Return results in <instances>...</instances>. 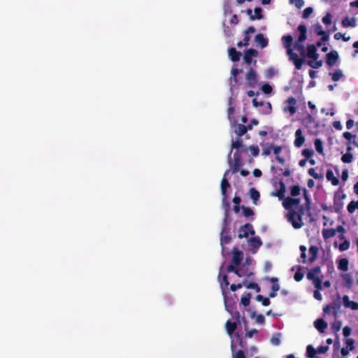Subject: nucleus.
<instances>
[{
    "mask_svg": "<svg viewBox=\"0 0 358 358\" xmlns=\"http://www.w3.org/2000/svg\"><path fill=\"white\" fill-rule=\"evenodd\" d=\"M288 220L295 229H299L302 227V222L301 219V214L295 212L290 213L288 216Z\"/></svg>",
    "mask_w": 358,
    "mask_h": 358,
    "instance_id": "6e6552de",
    "label": "nucleus"
},
{
    "mask_svg": "<svg viewBox=\"0 0 358 358\" xmlns=\"http://www.w3.org/2000/svg\"><path fill=\"white\" fill-rule=\"evenodd\" d=\"M338 59V54L336 50H331L327 55V64L329 66H333L336 64Z\"/></svg>",
    "mask_w": 358,
    "mask_h": 358,
    "instance_id": "dca6fc26",
    "label": "nucleus"
},
{
    "mask_svg": "<svg viewBox=\"0 0 358 358\" xmlns=\"http://www.w3.org/2000/svg\"><path fill=\"white\" fill-rule=\"evenodd\" d=\"M331 20L332 15L330 13H327L322 19V22L326 25L330 24L331 23Z\"/></svg>",
    "mask_w": 358,
    "mask_h": 358,
    "instance_id": "a18cd8bd",
    "label": "nucleus"
},
{
    "mask_svg": "<svg viewBox=\"0 0 358 358\" xmlns=\"http://www.w3.org/2000/svg\"><path fill=\"white\" fill-rule=\"evenodd\" d=\"M246 85L248 87H254L257 83V74L250 69L245 75Z\"/></svg>",
    "mask_w": 358,
    "mask_h": 358,
    "instance_id": "9d476101",
    "label": "nucleus"
},
{
    "mask_svg": "<svg viewBox=\"0 0 358 358\" xmlns=\"http://www.w3.org/2000/svg\"><path fill=\"white\" fill-rule=\"evenodd\" d=\"M298 31L300 33V35L299 36L298 41L295 43V48L300 52V54L302 56L305 55V50L303 45L301 44L303 41H304L306 39V27L305 25L300 24L298 27Z\"/></svg>",
    "mask_w": 358,
    "mask_h": 358,
    "instance_id": "39448f33",
    "label": "nucleus"
},
{
    "mask_svg": "<svg viewBox=\"0 0 358 358\" xmlns=\"http://www.w3.org/2000/svg\"><path fill=\"white\" fill-rule=\"evenodd\" d=\"M248 242L249 245L251 247V250L253 253H255L256 250L262 245V241L259 237H252L248 241Z\"/></svg>",
    "mask_w": 358,
    "mask_h": 358,
    "instance_id": "6ab92c4d",
    "label": "nucleus"
},
{
    "mask_svg": "<svg viewBox=\"0 0 358 358\" xmlns=\"http://www.w3.org/2000/svg\"><path fill=\"white\" fill-rule=\"evenodd\" d=\"M338 248L341 251L347 250L350 248V242L345 240L343 241V243L340 244Z\"/></svg>",
    "mask_w": 358,
    "mask_h": 358,
    "instance_id": "864d4df0",
    "label": "nucleus"
},
{
    "mask_svg": "<svg viewBox=\"0 0 358 358\" xmlns=\"http://www.w3.org/2000/svg\"><path fill=\"white\" fill-rule=\"evenodd\" d=\"M299 199L287 197L283 201V206L286 209L292 210L299 206Z\"/></svg>",
    "mask_w": 358,
    "mask_h": 358,
    "instance_id": "ddd939ff",
    "label": "nucleus"
},
{
    "mask_svg": "<svg viewBox=\"0 0 358 358\" xmlns=\"http://www.w3.org/2000/svg\"><path fill=\"white\" fill-rule=\"evenodd\" d=\"M298 31L300 33V35L299 36L298 41L295 43V48L300 52V54L302 56L305 55V50L303 45L301 44L303 41H304L306 39V27L305 25L300 24L298 27Z\"/></svg>",
    "mask_w": 358,
    "mask_h": 358,
    "instance_id": "20e7f679",
    "label": "nucleus"
},
{
    "mask_svg": "<svg viewBox=\"0 0 358 358\" xmlns=\"http://www.w3.org/2000/svg\"><path fill=\"white\" fill-rule=\"evenodd\" d=\"M258 55L257 50L254 49H249L245 52L243 60L246 64H251L253 57H256Z\"/></svg>",
    "mask_w": 358,
    "mask_h": 358,
    "instance_id": "f3484780",
    "label": "nucleus"
},
{
    "mask_svg": "<svg viewBox=\"0 0 358 358\" xmlns=\"http://www.w3.org/2000/svg\"><path fill=\"white\" fill-rule=\"evenodd\" d=\"M269 280L273 283L271 289L273 291L278 292L280 290V286L278 283V279L277 278H271Z\"/></svg>",
    "mask_w": 358,
    "mask_h": 358,
    "instance_id": "a19ab883",
    "label": "nucleus"
},
{
    "mask_svg": "<svg viewBox=\"0 0 358 358\" xmlns=\"http://www.w3.org/2000/svg\"><path fill=\"white\" fill-rule=\"evenodd\" d=\"M242 287H245L248 289H255L257 292H259L260 291V288L258 286L257 284L254 282H250L247 280H243L242 283H238L237 285L232 284L230 287L231 290L233 292H235L238 289L241 288Z\"/></svg>",
    "mask_w": 358,
    "mask_h": 358,
    "instance_id": "0eeeda50",
    "label": "nucleus"
},
{
    "mask_svg": "<svg viewBox=\"0 0 358 358\" xmlns=\"http://www.w3.org/2000/svg\"><path fill=\"white\" fill-rule=\"evenodd\" d=\"M282 148L281 146H276L273 148V153L278 156L282 151Z\"/></svg>",
    "mask_w": 358,
    "mask_h": 358,
    "instance_id": "69168bd1",
    "label": "nucleus"
},
{
    "mask_svg": "<svg viewBox=\"0 0 358 358\" xmlns=\"http://www.w3.org/2000/svg\"><path fill=\"white\" fill-rule=\"evenodd\" d=\"M314 154V151L311 149H305L302 151V155L308 159L312 157Z\"/></svg>",
    "mask_w": 358,
    "mask_h": 358,
    "instance_id": "603ef678",
    "label": "nucleus"
},
{
    "mask_svg": "<svg viewBox=\"0 0 358 358\" xmlns=\"http://www.w3.org/2000/svg\"><path fill=\"white\" fill-rule=\"evenodd\" d=\"M308 174L313 177L315 179H319L321 178V176L317 173H316L315 170L313 168L308 170Z\"/></svg>",
    "mask_w": 358,
    "mask_h": 358,
    "instance_id": "680f3d73",
    "label": "nucleus"
},
{
    "mask_svg": "<svg viewBox=\"0 0 358 358\" xmlns=\"http://www.w3.org/2000/svg\"><path fill=\"white\" fill-rule=\"evenodd\" d=\"M292 40H293L292 36L290 35H286V36H282V41L284 46L287 49V50H288V48H291L290 45L292 42Z\"/></svg>",
    "mask_w": 358,
    "mask_h": 358,
    "instance_id": "473e14b6",
    "label": "nucleus"
},
{
    "mask_svg": "<svg viewBox=\"0 0 358 358\" xmlns=\"http://www.w3.org/2000/svg\"><path fill=\"white\" fill-rule=\"evenodd\" d=\"M305 141V138L302 135L301 129H299L295 132L294 145L297 148L301 147Z\"/></svg>",
    "mask_w": 358,
    "mask_h": 358,
    "instance_id": "aec40b11",
    "label": "nucleus"
},
{
    "mask_svg": "<svg viewBox=\"0 0 358 358\" xmlns=\"http://www.w3.org/2000/svg\"><path fill=\"white\" fill-rule=\"evenodd\" d=\"M343 306L345 308H350L352 310H358V303L353 301H350L348 295H345L343 296Z\"/></svg>",
    "mask_w": 358,
    "mask_h": 358,
    "instance_id": "4468645a",
    "label": "nucleus"
},
{
    "mask_svg": "<svg viewBox=\"0 0 358 358\" xmlns=\"http://www.w3.org/2000/svg\"><path fill=\"white\" fill-rule=\"evenodd\" d=\"M234 132L239 136L243 135L247 131V128L245 125L241 124H234L233 126Z\"/></svg>",
    "mask_w": 358,
    "mask_h": 358,
    "instance_id": "b1692460",
    "label": "nucleus"
},
{
    "mask_svg": "<svg viewBox=\"0 0 358 358\" xmlns=\"http://www.w3.org/2000/svg\"><path fill=\"white\" fill-rule=\"evenodd\" d=\"M250 41V36H248V35H245L243 41H240L237 43V45L238 47H242V46H246L248 45V42Z\"/></svg>",
    "mask_w": 358,
    "mask_h": 358,
    "instance_id": "5fc2aeb1",
    "label": "nucleus"
},
{
    "mask_svg": "<svg viewBox=\"0 0 358 358\" xmlns=\"http://www.w3.org/2000/svg\"><path fill=\"white\" fill-rule=\"evenodd\" d=\"M250 298H251L250 293L244 294L243 296L241 299V303L244 306H248L250 304Z\"/></svg>",
    "mask_w": 358,
    "mask_h": 358,
    "instance_id": "58836bf2",
    "label": "nucleus"
},
{
    "mask_svg": "<svg viewBox=\"0 0 358 358\" xmlns=\"http://www.w3.org/2000/svg\"><path fill=\"white\" fill-rule=\"evenodd\" d=\"M262 146V155L268 156L273 150V145L272 144H261Z\"/></svg>",
    "mask_w": 358,
    "mask_h": 358,
    "instance_id": "72a5a7b5",
    "label": "nucleus"
},
{
    "mask_svg": "<svg viewBox=\"0 0 358 358\" xmlns=\"http://www.w3.org/2000/svg\"><path fill=\"white\" fill-rule=\"evenodd\" d=\"M255 234V231L252 229L251 224H247L239 229L238 231V237L242 238H248L249 234L253 235Z\"/></svg>",
    "mask_w": 358,
    "mask_h": 358,
    "instance_id": "9b49d317",
    "label": "nucleus"
},
{
    "mask_svg": "<svg viewBox=\"0 0 358 358\" xmlns=\"http://www.w3.org/2000/svg\"><path fill=\"white\" fill-rule=\"evenodd\" d=\"M317 248L315 246H311L309 248V262H313V261L315 260L317 254Z\"/></svg>",
    "mask_w": 358,
    "mask_h": 358,
    "instance_id": "f704fd0d",
    "label": "nucleus"
},
{
    "mask_svg": "<svg viewBox=\"0 0 358 358\" xmlns=\"http://www.w3.org/2000/svg\"><path fill=\"white\" fill-rule=\"evenodd\" d=\"M242 141L241 140H236L235 141H232L231 143V148L239 150L242 147Z\"/></svg>",
    "mask_w": 358,
    "mask_h": 358,
    "instance_id": "6e6d98bb",
    "label": "nucleus"
},
{
    "mask_svg": "<svg viewBox=\"0 0 358 358\" xmlns=\"http://www.w3.org/2000/svg\"><path fill=\"white\" fill-rule=\"evenodd\" d=\"M262 90L263 91L264 93L266 94H268L271 92L272 91V87L271 85H269L268 84H264L262 87Z\"/></svg>",
    "mask_w": 358,
    "mask_h": 358,
    "instance_id": "13d9d810",
    "label": "nucleus"
},
{
    "mask_svg": "<svg viewBox=\"0 0 358 358\" xmlns=\"http://www.w3.org/2000/svg\"><path fill=\"white\" fill-rule=\"evenodd\" d=\"M315 146L316 150L319 153L323 154V145H322V142L321 140H320L319 138H317L315 141Z\"/></svg>",
    "mask_w": 358,
    "mask_h": 358,
    "instance_id": "79ce46f5",
    "label": "nucleus"
},
{
    "mask_svg": "<svg viewBox=\"0 0 358 358\" xmlns=\"http://www.w3.org/2000/svg\"><path fill=\"white\" fill-rule=\"evenodd\" d=\"M322 277L320 266L313 268L307 274V278L313 281V283L317 289H321L322 288Z\"/></svg>",
    "mask_w": 358,
    "mask_h": 358,
    "instance_id": "7ed1b4c3",
    "label": "nucleus"
},
{
    "mask_svg": "<svg viewBox=\"0 0 358 358\" xmlns=\"http://www.w3.org/2000/svg\"><path fill=\"white\" fill-rule=\"evenodd\" d=\"M255 41L258 43L261 48H264L268 45V39L264 36L263 34H259L255 36Z\"/></svg>",
    "mask_w": 358,
    "mask_h": 358,
    "instance_id": "5701e85b",
    "label": "nucleus"
},
{
    "mask_svg": "<svg viewBox=\"0 0 358 358\" xmlns=\"http://www.w3.org/2000/svg\"><path fill=\"white\" fill-rule=\"evenodd\" d=\"M271 343L273 345H278L280 343V335L279 334H274L271 338Z\"/></svg>",
    "mask_w": 358,
    "mask_h": 358,
    "instance_id": "37998d69",
    "label": "nucleus"
},
{
    "mask_svg": "<svg viewBox=\"0 0 358 358\" xmlns=\"http://www.w3.org/2000/svg\"><path fill=\"white\" fill-rule=\"evenodd\" d=\"M306 55L310 59H318L319 55L317 52L316 46L314 45H308Z\"/></svg>",
    "mask_w": 358,
    "mask_h": 358,
    "instance_id": "412c9836",
    "label": "nucleus"
},
{
    "mask_svg": "<svg viewBox=\"0 0 358 358\" xmlns=\"http://www.w3.org/2000/svg\"><path fill=\"white\" fill-rule=\"evenodd\" d=\"M229 55L233 62L238 61L241 57V53L234 48H231L229 50Z\"/></svg>",
    "mask_w": 358,
    "mask_h": 358,
    "instance_id": "cd10ccee",
    "label": "nucleus"
},
{
    "mask_svg": "<svg viewBox=\"0 0 358 358\" xmlns=\"http://www.w3.org/2000/svg\"><path fill=\"white\" fill-rule=\"evenodd\" d=\"M336 234V230L335 229H326L322 231V235L324 238H331Z\"/></svg>",
    "mask_w": 358,
    "mask_h": 358,
    "instance_id": "2f4dec72",
    "label": "nucleus"
},
{
    "mask_svg": "<svg viewBox=\"0 0 358 358\" xmlns=\"http://www.w3.org/2000/svg\"><path fill=\"white\" fill-rule=\"evenodd\" d=\"M287 53L289 57V60L294 64L296 68L297 69H301L303 63V59L299 58L298 55L293 52L292 48H288Z\"/></svg>",
    "mask_w": 358,
    "mask_h": 358,
    "instance_id": "1a4fd4ad",
    "label": "nucleus"
},
{
    "mask_svg": "<svg viewBox=\"0 0 358 358\" xmlns=\"http://www.w3.org/2000/svg\"><path fill=\"white\" fill-rule=\"evenodd\" d=\"M326 177L327 180L330 181L333 185L336 186L338 185L339 181L331 170L327 171Z\"/></svg>",
    "mask_w": 358,
    "mask_h": 358,
    "instance_id": "a878e982",
    "label": "nucleus"
},
{
    "mask_svg": "<svg viewBox=\"0 0 358 358\" xmlns=\"http://www.w3.org/2000/svg\"><path fill=\"white\" fill-rule=\"evenodd\" d=\"M249 194L250 199L252 200L253 203L257 205L260 196L259 192L255 188H251L249 191Z\"/></svg>",
    "mask_w": 358,
    "mask_h": 358,
    "instance_id": "393cba45",
    "label": "nucleus"
},
{
    "mask_svg": "<svg viewBox=\"0 0 358 358\" xmlns=\"http://www.w3.org/2000/svg\"><path fill=\"white\" fill-rule=\"evenodd\" d=\"M330 76L334 81H338L343 76V73L342 70L338 69L335 72L331 73Z\"/></svg>",
    "mask_w": 358,
    "mask_h": 358,
    "instance_id": "4c0bfd02",
    "label": "nucleus"
},
{
    "mask_svg": "<svg viewBox=\"0 0 358 358\" xmlns=\"http://www.w3.org/2000/svg\"><path fill=\"white\" fill-rule=\"evenodd\" d=\"M343 332L345 337H348L351 334V329L348 327H345L343 329Z\"/></svg>",
    "mask_w": 358,
    "mask_h": 358,
    "instance_id": "0e129e2a",
    "label": "nucleus"
},
{
    "mask_svg": "<svg viewBox=\"0 0 358 358\" xmlns=\"http://www.w3.org/2000/svg\"><path fill=\"white\" fill-rule=\"evenodd\" d=\"M257 300L262 302V305L264 306H267L270 304V300L268 298H264L262 295L257 296Z\"/></svg>",
    "mask_w": 358,
    "mask_h": 358,
    "instance_id": "09e8293b",
    "label": "nucleus"
},
{
    "mask_svg": "<svg viewBox=\"0 0 358 358\" xmlns=\"http://www.w3.org/2000/svg\"><path fill=\"white\" fill-rule=\"evenodd\" d=\"M345 347L343 348L341 350V353L343 356H345L348 354V352L352 350L354 348V341L351 338H347L345 339Z\"/></svg>",
    "mask_w": 358,
    "mask_h": 358,
    "instance_id": "4be33fe9",
    "label": "nucleus"
},
{
    "mask_svg": "<svg viewBox=\"0 0 358 358\" xmlns=\"http://www.w3.org/2000/svg\"><path fill=\"white\" fill-rule=\"evenodd\" d=\"M334 38L336 40H340L342 38L344 41H350V37L346 36L345 34L338 32L334 34Z\"/></svg>",
    "mask_w": 358,
    "mask_h": 358,
    "instance_id": "8fccbe9b",
    "label": "nucleus"
},
{
    "mask_svg": "<svg viewBox=\"0 0 358 358\" xmlns=\"http://www.w3.org/2000/svg\"><path fill=\"white\" fill-rule=\"evenodd\" d=\"M262 10L261 8H255L254 10L253 15L252 14L251 10H248V13L250 15V17L252 20L261 19V18H262Z\"/></svg>",
    "mask_w": 358,
    "mask_h": 358,
    "instance_id": "c85d7f7f",
    "label": "nucleus"
},
{
    "mask_svg": "<svg viewBox=\"0 0 358 358\" xmlns=\"http://www.w3.org/2000/svg\"><path fill=\"white\" fill-rule=\"evenodd\" d=\"M257 334V330L255 329H250L249 331H247L246 332V336L251 338L255 335Z\"/></svg>",
    "mask_w": 358,
    "mask_h": 358,
    "instance_id": "e2e57ef3",
    "label": "nucleus"
},
{
    "mask_svg": "<svg viewBox=\"0 0 358 358\" xmlns=\"http://www.w3.org/2000/svg\"><path fill=\"white\" fill-rule=\"evenodd\" d=\"M296 101L293 97H289L286 101H285L282 111L285 113H289L291 115H294L296 112Z\"/></svg>",
    "mask_w": 358,
    "mask_h": 358,
    "instance_id": "423d86ee",
    "label": "nucleus"
},
{
    "mask_svg": "<svg viewBox=\"0 0 358 358\" xmlns=\"http://www.w3.org/2000/svg\"><path fill=\"white\" fill-rule=\"evenodd\" d=\"M313 9L310 7H308L304 9L303 12V17L307 18L310 16V15L313 13Z\"/></svg>",
    "mask_w": 358,
    "mask_h": 358,
    "instance_id": "052dcab7",
    "label": "nucleus"
},
{
    "mask_svg": "<svg viewBox=\"0 0 358 358\" xmlns=\"http://www.w3.org/2000/svg\"><path fill=\"white\" fill-rule=\"evenodd\" d=\"M314 324L315 328L320 332H323L327 327V323L322 319H317Z\"/></svg>",
    "mask_w": 358,
    "mask_h": 358,
    "instance_id": "bb28decb",
    "label": "nucleus"
},
{
    "mask_svg": "<svg viewBox=\"0 0 358 358\" xmlns=\"http://www.w3.org/2000/svg\"><path fill=\"white\" fill-rule=\"evenodd\" d=\"M230 241V238L229 236L224 235V234H222L220 242L221 245L223 247L224 244H227Z\"/></svg>",
    "mask_w": 358,
    "mask_h": 358,
    "instance_id": "bf43d9fd",
    "label": "nucleus"
},
{
    "mask_svg": "<svg viewBox=\"0 0 358 358\" xmlns=\"http://www.w3.org/2000/svg\"><path fill=\"white\" fill-rule=\"evenodd\" d=\"M243 257V253L238 249H234L232 252V265L228 266L229 272H234L238 277H250L252 273L248 270H244L241 268H237Z\"/></svg>",
    "mask_w": 358,
    "mask_h": 358,
    "instance_id": "f257e3e1",
    "label": "nucleus"
},
{
    "mask_svg": "<svg viewBox=\"0 0 358 358\" xmlns=\"http://www.w3.org/2000/svg\"><path fill=\"white\" fill-rule=\"evenodd\" d=\"M291 195L292 196H296L301 193V188L299 185H294L291 187Z\"/></svg>",
    "mask_w": 358,
    "mask_h": 358,
    "instance_id": "de8ad7c7",
    "label": "nucleus"
},
{
    "mask_svg": "<svg viewBox=\"0 0 358 358\" xmlns=\"http://www.w3.org/2000/svg\"><path fill=\"white\" fill-rule=\"evenodd\" d=\"M348 210L350 213H353L356 209H358V201H351L348 205Z\"/></svg>",
    "mask_w": 358,
    "mask_h": 358,
    "instance_id": "ea45409f",
    "label": "nucleus"
},
{
    "mask_svg": "<svg viewBox=\"0 0 358 358\" xmlns=\"http://www.w3.org/2000/svg\"><path fill=\"white\" fill-rule=\"evenodd\" d=\"M343 27H355L357 25V20L355 17H345L341 21Z\"/></svg>",
    "mask_w": 358,
    "mask_h": 358,
    "instance_id": "a211bd4d",
    "label": "nucleus"
},
{
    "mask_svg": "<svg viewBox=\"0 0 358 358\" xmlns=\"http://www.w3.org/2000/svg\"><path fill=\"white\" fill-rule=\"evenodd\" d=\"M353 156L350 153H345L343 155L341 160L343 163H350L352 161Z\"/></svg>",
    "mask_w": 358,
    "mask_h": 358,
    "instance_id": "49530a36",
    "label": "nucleus"
},
{
    "mask_svg": "<svg viewBox=\"0 0 358 358\" xmlns=\"http://www.w3.org/2000/svg\"><path fill=\"white\" fill-rule=\"evenodd\" d=\"M218 279L220 283L221 289H222V294L224 299L225 308L227 311H229L228 306L227 305V301L224 296V288H227L229 284V282L227 281V276L225 274H222V273L220 272L218 276Z\"/></svg>",
    "mask_w": 358,
    "mask_h": 358,
    "instance_id": "f8f14e48",
    "label": "nucleus"
},
{
    "mask_svg": "<svg viewBox=\"0 0 358 358\" xmlns=\"http://www.w3.org/2000/svg\"><path fill=\"white\" fill-rule=\"evenodd\" d=\"M290 3L294 4L296 8H301L304 5L303 0H290Z\"/></svg>",
    "mask_w": 358,
    "mask_h": 358,
    "instance_id": "4d7b16f0",
    "label": "nucleus"
},
{
    "mask_svg": "<svg viewBox=\"0 0 358 358\" xmlns=\"http://www.w3.org/2000/svg\"><path fill=\"white\" fill-rule=\"evenodd\" d=\"M255 320L257 323L262 324L264 322V317L262 315H258L256 316Z\"/></svg>",
    "mask_w": 358,
    "mask_h": 358,
    "instance_id": "774afa93",
    "label": "nucleus"
},
{
    "mask_svg": "<svg viewBox=\"0 0 358 358\" xmlns=\"http://www.w3.org/2000/svg\"><path fill=\"white\" fill-rule=\"evenodd\" d=\"M307 356L309 358H313L316 354L315 350L312 347V345H308L306 348Z\"/></svg>",
    "mask_w": 358,
    "mask_h": 358,
    "instance_id": "3c124183",
    "label": "nucleus"
},
{
    "mask_svg": "<svg viewBox=\"0 0 358 358\" xmlns=\"http://www.w3.org/2000/svg\"><path fill=\"white\" fill-rule=\"evenodd\" d=\"M341 327V322L336 321V322H334L333 328H334V330L338 331V330H340Z\"/></svg>",
    "mask_w": 358,
    "mask_h": 358,
    "instance_id": "338daca9",
    "label": "nucleus"
},
{
    "mask_svg": "<svg viewBox=\"0 0 358 358\" xmlns=\"http://www.w3.org/2000/svg\"><path fill=\"white\" fill-rule=\"evenodd\" d=\"M239 73V70L236 67H234L231 69V73L232 75V78L230 79V85L231 91H233V83H234V84L237 83L236 76Z\"/></svg>",
    "mask_w": 358,
    "mask_h": 358,
    "instance_id": "c756f323",
    "label": "nucleus"
},
{
    "mask_svg": "<svg viewBox=\"0 0 358 358\" xmlns=\"http://www.w3.org/2000/svg\"><path fill=\"white\" fill-rule=\"evenodd\" d=\"M241 166V161L238 159H234V161L229 162V169L227 170L224 174L223 178L221 182V192L223 195V203L225 202V194L227 189L230 187V185L228 182V176L231 172L232 173H236L239 171V167Z\"/></svg>",
    "mask_w": 358,
    "mask_h": 358,
    "instance_id": "f03ea898",
    "label": "nucleus"
},
{
    "mask_svg": "<svg viewBox=\"0 0 358 358\" xmlns=\"http://www.w3.org/2000/svg\"><path fill=\"white\" fill-rule=\"evenodd\" d=\"M308 64L313 69H318L322 66V61L318 60V59H312V60L308 62Z\"/></svg>",
    "mask_w": 358,
    "mask_h": 358,
    "instance_id": "c9c22d12",
    "label": "nucleus"
},
{
    "mask_svg": "<svg viewBox=\"0 0 358 358\" xmlns=\"http://www.w3.org/2000/svg\"><path fill=\"white\" fill-rule=\"evenodd\" d=\"M338 268L343 271H347L348 270V260L345 258L340 259L338 262Z\"/></svg>",
    "mask_w": 358,
    "mask_h": 358,
    "instance_id": "7c9ffc66",
    "label": "nucleus"
},
{
    "mask_svg": "<svg viewBox=\"0 0 358 358\" xmlns=\"http://www.w3.org/2000/svg\"><path fill=\"white\" fill-rule=\"evenodd\" d=\"M314 31L318 36H321L322 41H327L329 39V33L324 31L322 27V26L319 24H317L314 27Z\"/></svg>",
    "mask_w": 358,
    "mask_h": 358,
    "instance_id": "2eb2a0df",
    "label": "nucleus"
},
{
    "mask_svg": "<svg viewBox=\"0 0 358 358\" xmlns=\"http://www.w3.org/2000/svg\"><path fill=\"white\" fill-rule=\"evenodd\" d=\"M248 151L252 156L256 157L259 155V150L258 146L252 145L248 148Z\"/></svg>",
    "mask_w": 358,
    "mask_h": 358,
    "instance_id": "c03bdc74",
    "label": "nucleus"
},
{
    "mask_svg": "<svg viewBox=\"0 0 358 358\" xmlns=\"http://www.w3.org/2000/svg\"><path fill=\"white\" fill-rule=\"evenodd\" d=\"M236 329V322H232L231 321H227L226 323V329L229 334H231L235 329Z\"/></svg>",
    "mask_w": 358,
    "mask_h": 358,
    "instance_id": "e433bc0d",
    "label": "nucleus"
}]
</instances>
